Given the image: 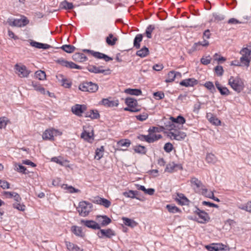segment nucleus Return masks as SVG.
Returning a JSON list of instances; mask_svg holds the SVG:
<instances>
[{
	"label": "nucleus",
	"instance_id": "f257e3e1",
	"mask_svg": "<svg viewBox=\"0 0 251 251\" xmlns=\"http://www.w3.org/2000/svg\"><path fill=\"white\" fill-rule=\"evenodd\" d=\"M165 127L162 126H152L148 130V134L144 135V139L149 143L153 142L162 137V133L164 131Z\"/></svg>",
	"mask_w": 251,
	"mask_h": 251
},
{
	"label": "nucleus",
	"instance_id": "393cba45",
	"mask_svg": "<svg viewBox=\"0 0 251 251\" xmlns=\"http://www.w3.org/2000/svg\"><path fill=\"white\" fill-rule=\"evenodd\" d=\"M51 161L55 162L61 166H67L68 164L67 160L64 159V158L61 156L53 157L51 158Z\"/></svg>",
	"mask_w": 251,
	"mask_h": 251
},
{
	"label": "nucleus",
	"instance_id": "680f3d73",
	"mask_svg": "<svg viewBox=\"0 0 251 251\" xmlns=\"http://www.w3.org/2000/svg\"><path fill=\"white\" fill-rule=\"evenodd\" d=\"M210 122L214 125L219 126L221 125V121L215 117H212L210 119Z\"/></svg>",
	"mask_w": 251,
	"mask_h": 251
},
{
	"label": "nucleus",
	"instance_id": "5fc2aeb1",
	"mask_svg": "<svg viewBox=\"0 0 251 251\" xmlns=\"http://www.w3.org/2000/svg\"><path fill=\"white\" fill-rule=\"evenodd\" d=\"M124 195L126 197L134 198L135 197L136 193L134 191L129 190L128 192L124 193Z\"/></svg>",
	"mask_w": 251,
	"mask_h": 251
},
{
	"label": "nucleus",
	"instance_id": "dca6fc26",
	"mask_svg": "<svg viewBox=\"0 0 251 251\" xmlns=\"http://www.w3.org/2000/svg\"><path fill=\"white\" fill-rule=\"evenodd\" d=\"M101 103L106 107H117L119 105V101L118 100L109 98L107 99H103L101 101Z\"/></svg>",
	"mask_w": 251,
	"mask_h": 251
},
{
	"label": "nucleus",
	"instance_id": "09e8293b",
	"mask_svg": "<svg viewBox=\"0 0 251 251\" xmlns=\"http://www.w3.org/2000/svg\"><path fill=\"white\" fill-rule=\"evenodd\" d=\"M215 74L218 76H221L224 72L223 68L221 66H217L214 68Z\"/></svg>",
	"mask_w": 251,
	"mask_h": 251
},
{
	"label": "nucleus",
	"instance_id": "9b49d317",
	"mask_svg": "<svg viewBox=\"0 0 251 251\" xmlns=\"http://www.w3.org/2000/svg\"><path fill=\"white\" fill-rule=\"evenodd\" d=\"M87 68L89 71L94 73H101L104 75H108L110 74V70L109 69H104L102 66H97L93 65H89Z\"/></svg>",
	"mask_w": 251,
	"mask_h": 251
},
{
	"label": "nucleus",
	"instance_id": "774afa93",
	"mask_svg": "<svg viewBox=\"0 0 251 251\" xmlns=\"http://www.w3.org/2000/svg\"><path fill=\"white\" fill-rule=\"evenodd\" d=\"M14 194L15 192L5 191L3 193V195L6 198H11L13 197Z\"/></svg>",
	"mask_w": 251,
	"mask_h": 251
},
{
	"label": "nucleus",
	"instance_id": "5701e85b",
	"mask_svg": "<svg viewBox=\"0 0 251 251\" xmlns=\"http://www.w3.org/2000/svg\"><path fill=\"white\" fill-rule=\"evenodd\" d=\"M215 85L222 95L227 96L230 94L229 89L226 87L222 86L219 82L216 81L215 82Z\"/></svg>",
	"mask_w": 251,
	"mask_h": 251
},
{
	"label": "nucleus",
	"instance_id": "473e14b6",
	"mask_svg": "<svg viewBox=\"0 0 251 251\" xmlns=\"http://www.w3.org/2000/svg\"><path fill=\"white\" fill-rule=\"evenodd\" d=\"M198 220L200 223H204L208 221L209 217L208 215L205 212H200L198 215Z\"/></svg>",
	"mask_w": 251,
	"mask_h": 251
},
{
	"label": "nucleus",
	"instance_id": "bf43d9fd",
	"mask_svg": "<svg viewBox=\"0 0 251 251\" xmlns=\"http://www.w3.org/2000/svg\"><path fill=\"white\" fill-rule=\"evenodd\" d=\"M66 68L69 69H78V66L71 61H68Z\"/></svg>",
	"mask_w": 251,
	"mask_h": 251
},
{
	"label": "nucleus",
	"instance_id": "0eeeda50",
	"mask_svg": "<svg viewBox=\"0 0 251 251\" xmlns=\"http://www.w3.org/2000/svg\"><path fill=\"white\" fill-rule=\"evenodd\" d=\"M62 132L53 128H50L46 129L42 135L43 139L44 140H54V137L60 136Z\"/></svg>",
	"mask_w": 251,
	"mask_h": 251
},
{
	"label": "nucleus",
	"instance_id": "72a5a7b5",
	"mask_svg": "<svg viewBox=\"0 0 251 251\" xmlns=\"http://www.w3.org/2000/svg\"><path fill=\"white\" fill-rule=\"evenodd\" d=\"M63 50L67 53H72L75 51V48L71 45H65L60 47Z\"/></svg>",
	"mask_w": 251,
	"mask_h": 251
},
{
	"label": "nucleus",
	"instance_id": "f03ea898",
	"mask_svg": "<svg viewBox=\"0 0 251 251\" xmlns=\"http://www.w3.org/2000/svg\"><path fill=\"white\" fill-rule=\"evenodd\" d=\"M176 126L174 124H169L165 126V128L168 130L167 136L171 140H180L186 137L184 132L176 128Z\"/></svg>",
	"mask_w": 251,
	"mask_h": 251
},
{
	"label": "nucleus",
	"instance_id": "69168bd1",
	"mask_svg": "<svg viewBox=\"0 0 251 251\" xmlns=\"http://www.w3.org/2000/svg\"><path fill=\"white\" fill-rule=\"evenodd\" d=\"M206 160L208 162H213L215 159L214 155L212 154H208L206 156Z\"/></svg>",
	"mask_w": 251,
	"mask_h": 251
},
{
	"label": "nucleus",
	"instance_id": "4d7b16f0",
	"mask_svg": "<svg viewBox=\"0 0 251 251\" xmlns=\"http://www.w3.org/2000/svg\"><path fill=\"white\" fill-rule=\"evenodd\" d=\"M61 6L64 9H71L73 8V4L71 3L64 1L61 3Z\"/></svg>",
	"mask_w": 251,
	"mask_h": 251
},
{
	"label": "nucleus",
	"instance_id": "49530a36",
	"mask_svg": "<svg viewBox=\"0 0 251 251\" xmlns=\"http://www.w3.org/2000/svg\"><path fill=\"white\" fill-rule=\"evenodd\" d=\"M153 97L156 100H160L164 99L165 95L163 92L159 91L154 93Z\"/></svg>",
	"mask_w": 251,
	"mask_h": 251
},
{
	"label": "nucleus",
	"instance_id": "1a4fd4ad",
	"mask_svg": "<svg viewBox=\"0 0 251 251\" xmlns=\"http://www.w3.org/2000/svg\"><path fill=\"white\" fill-rule=\"evenodd\" d=\"M125 103L128 106V107L125 108V110L131 112H138L140 110L137 101L135 99L127 98L125 100Z\"/></svg>",
	"mask_w": 251,
	"mask_h": 251
},
{
	"label": "nucleus",
	"instance_id": "a211bd4d",
	"mask_svg": "<svg viewBox=\"0 0 251 251\" xmlns=\"http://www.w3.org/2000/svg\"><path fill=\"white\" fill-rule=\"evenodd\" d=\"M96 219L98 221V224L100 226H106L111 222V220L106 216L105 215H97Z\"/></svg>",
	"mask_w": 251,
	"mask_h": 251
},
{
	"label": "nucleus",
	"instance_id": "603ef678",
	"mask_svg": "<svg viewBox=\"0 0 251 251\" xmlns=\"http://www.w3.org/2000/svg\"><path fill=\"white\" fill-rule=\"evenodd\" d=\"M214 60L217 61L218 62H223L226 61V58L221 56L220 55L218 54V53H215L214 55Z\"/></svg>",
	"mask_w": 251,
	"mask_h": 251
},
{
	"label": "nucleus",
	"instance_id": "79ce46f5",
	"mask_svg": "<svg viewBox=\"0 0 251 251\" xmlns=\"http://www.w3.org/2000/svg\"><path fill=\"white\" fill-rule=\"evenodd\" d=\"M62 188L66 190L67 192L73 193L74 192H77V189H75L71 186H68L67 184H63L62 185Z\"/></svg>",
	"mask_w": 251,
	"mask_h": 251
},
{
	"label": "nucleus",
	"instance_id": "9d476101",
	"mask_svg": "<svg viewBox=\"0 0 251 251\" xmlns=\"http://www.w3.org/2000/svg\"><path fill=\"white\" fill-rule=\"evenodd\" d=\"M15 73L20 77H27L30 73L26 67L21 64H17L15 66Z\"/></svg>",
	"mask_w": 251,
	"mask_h": 251
},
{
	"label": "nucleus",
	"instance_id": "13d9d810",
	"mask_svg": "<svg viewBox=\"0 0 251 251\" xmlns=\"http://www.w3.org/2000/svg\"><path fill=\"white\" fill-rule=\"evenodd\" d=\"M148 117V114L147 113H144L142 114L136 116L137 120L143 121L146 120Z\"/></svg>",
	"mask_w": 251,
	"mask_h": 251
},
{
	"label": "nucleus",
	"instance_id": "a19ab883",
	"mask_svg": "<svg viewBox=\"0 0 251 251\" xmlns=\"http://www.w3.org/2000/svg\"><path fill=\"white\" fill-rule=\"evenodd\" d=\"M32 86L36 91H39L41 93L45 94V89L42 85L37 82H32Z\"/></svg>",
	"mask_w": 251,
	"mask_h": 251
},
{
	"label": "nucleus",
	"instance_id": "423d86ee",
	"mask_svg": "<svg viewBox=\"0 0 251 251\" xmlns=\"http://www.w3.org/2000/svg\"><path fill=\"white\" fill-rule=\"evenodd\" d=\"M228 83L234 90L238 93L241 92L244 88L243 81L238 76H231Z\"/></svg>",
	"mask_w": 251,
	"mask_h": 251
},
{
	"label": "nucleus",
	"instance_id": "8fccbe9b",
	"mask_svg": "<svg viewBox=\"0 0 251 251\" xmlns=\"http://www.w3.org/2000/svg\"><path fill=\"white\" fill-rule=\"evenodd\" d=\"M10 183L5 180L0 179V187L3 189L10 188Z\"/></svg>",
	"mask_w": 251,
	"mask_h": 251
},
{
	"label": "nucleus",
	"instance_id": "ea45409f",
	"mask_svg": "<svg viewBox=\"0 0 251 251\" xmlns=\"http://www.w3.org/2000/svg\"><path fill=\"white\" fill-rule=\"evenodd\" d=\"M134 151L135 152L141 154H145L146 152V150L145 147L140 145L136 146L134 147Z\"/></svg>",
	"mask_w": 251,
	"mask_h": 251
},
{
	"label": "nucleus",
	"instance_id": "7ed1b4c3",
	"mask_svg": "<svg viewBox=\"0 0 251 251\" xmlns=\"http://www.w3.org/2000/svg\"><path fill=\"white\" fill-rule=\"evenodd\" d=\"M87 55H91L98 59H102L106 62L112 60L113 59L112 58L109 57L102 53L86 50H84L83 53H79V61H85L87 59Z\"/></svg>",
	"mask_w": 251,
	"mask_h": 251
},
{
	"label": "nucleus",
	"instance_id": "a18cd8bd",
	"mask_svg": "<svg viewBox=\"0 0 251 251\" xmlns=\"http://www.w3.org/2000/svg\"><path fill=\"white\" fill-rule=\"evenodd\" d=\"M174 146L171 143H167L164 146V150L167 152H170L174 150Z\"/></svg>",
	"mask_w": 251,
	"mask_h": 251
},
{
	"label": "nucleus",
	"instance_id": "412c9836",
	"mask_svg": "<svg viewBox=\"0 0 251 251\" xmlns=\"http://www.w3.org/2000/svg\"><path fill=\"white\" fill-rule=\"evenodd\" d=\"M81 223L83 224L86 226L92 228L93 229H100V225L94 221H82Z\"/></svg>",
	"mask_w": 251,
	"mask_h": 251
},
{
	"label": "nucleus",
	"instance_id": "6e6d98bb",
	"mask_svg": "<svg viewBox=\"0 0 251 251\" xmlns=\"http://www.w3.org/2000/svg\"><path fill=\"white\" fill-rule=\"evenodd\" d=\"M55 61L57 64L60 65V66H61L62 67H66L67 63L68 62V61L65 60L63 58H59L57 60H56Z\"/></svg>",
	"mask_w": 251,
	"mask_h": 251
},
{
	"label": "nucleus",
	"instance_id": "39448f33",
	"mask_svg": "<svg viewBox=\"0 0 251 251\" xmlns=\"http://www.w3.org/2000/svg\"><path fill=\"white\" fill-rule=\"evenodd\" d=\"M242 57L240 61L242 65L248 67L251 60V44L243 48L240 51Z\"/></svg>",
	"mask_w": 251,
	"mask_h": 251
},
{
	"label": "nucleus",
	"instance_id": "f704fd0d",
	"mask_svg": "<svg viewBox=\"0 0 251 251\" xmlns=\"http://www.w3.org/2000/svg\"><path fill=\"white\" fill-rule=\"evenodd\" d=\"M35 76L37 78L41 80H43L46 78V75L44 71L39 70L36 72Z\"/></svg>",
	"mask_w": 251,
	"mask_h": 251
},
{
	"label": "nucleus",
	"instance_id": "f3484780",
	"mask_svg": "<svg viewBox=\"0 0 251 251\" xmlns=\"http://www.w3.org/2000/svg\"><path fill=\"white\" fill-rule=\"evenodd\" d=\"M94 202L106 208H109L111 204L109 200L100 197L95 198Z\"/></svg>",
	"mask_w": 251,
	"mask_h": 251
},
{
	"label": "nucleus",
	"instance_id": "4468645a",
	"mask_svg": "<svg viewBox=\"0 0 251 251\" xmlns=\"http://www.w3.org/2000/svg\"><path fill=\"white\" fill-rule=\"evenodd\" d=\"M91 204L85 201H81L79 203V213L82 216H86L88 214L91 209Z\"/></svg>",
	"mask_w": 251,
	"mask_h": 251
},
{
	"label": "nucleus",
	"instance_id": "c756f323",
	"mask_svg": "<svg viewBox=\"0 0 251 251\" xmlns=\"http://www.w3.org/2000/svg\"><path fill=\"white\" fill-rule=\"evenodd\" d=\"M117 38L112 34H110L106 39V42L108 45L113 46L117 41Z\"/></svg>",
	"mask_w": 251,
	"mask_h": 251
},
{
	"label": "nucleus",
	"instance_id": "b1692460",
	"mask_svg": "<svg viewBox=\"0 0 251 251\" xmlns=\"http://www.w3.org/2000/svg\"><path fill=\"white\" fill-rule=\"evenodd\" d=\"M130 144V141L127 139H121L117 142V145L119 147L125 148L123 149V150H126V149L127 148Z\"/></svg>",
	"mask_w": 251,
	"mask_h": 251
},
{
	"label": "nucleus",
	"instance_id": "c85d7f7f",
	"mask_svg": "<svg viewBox=\"0 0 251 251\" xmlns=\"http://www.w3.org/2000/svg\"><path fill=\"white\" fill-rule=\"evenodd\" d=\"M201 193L205 197L213 199L214 200L217 201H219V200L214 197L213 192L208 191L207 189L205 188H202Z\"/></svg>",
	"mask_w": 251,
	"mask_h": 251
},
{
	"label": "nucleus",
	"instance_id": "aec40b11",
	"mask_svg": "<svg viewBox=\"0 0 251 251\" xmlns=\"http://www.w3.org/2000/svg\"><path fill=\"white\" fill-rule=\"evenodd\" d=\"M169 119L170 121L172 122L171 124H174V125L175 126H176V125L177 124L178 125L182 126L183 125L185 124L186 122L185 119L180 115L176 117L171 116L169 118Z\"/></svg>",
	"mask_w": 251,
	"mask_h": 251
},
{
	"label": "nucleus",
	"instance_id": "0e129e2a",
	"mask_svg": "<svg viewBox=\"0 0 251 251\" xmlns=\"http://www.w3.org/2000/svg\"><path fill=\"white\" fill-rule=\"evenodd\" d=\"M71 85V81L67 79H63L62 80V86L65 88H69Z\"/></svg>",
	"mask_w": 251,
	"mask_h": 251
},
{
	"label": "nucleus",
	"instance_id": "e2e57ef3",
	"mask_svg": "<svg viewBox=\"0 0 251 251\" xmlns=\"http://www.w3.org/2000/svg\"><path fill=\"white\" fill-rule=\"evenodd\" d=\"M15 167L16 168V170L18 172H20V173H24V174L25 173V171L26 170V168L24 166H22L21 165H16L15 166Z\"/></svg>",
	"mask_w": 251,
	"mask_h": 251
},
{
	"label": "nucleus",
	"instance_id": "58836bf2",
	"mask_svg": "<svg viewBox=\"0 0 251 251\" xmlns=\"http://www.w3.org/2000/svg\"><path fill=\"white\" fill-rule=\"evenodd\" d=\"M143 36L141 34H138L135 38L134 40V46L137 49L140 47V43L142 41Z\"/></svg>",
	"mask_w": 251,
	"mask_h": 251
},
{
	"label": "nucleus",
	"instance_id": "4c0bfd02",
	"mask_svg": "<svg viewBox=\"0 0 251 251\" xmlns=\"http://www.w3.org/2000/svg\"><path fill=\"white\" fill-rule=\"evenodd\" d=\"M138 189L139 190L143 191V192H144V193L145 194H149L150 195H153L154 193V190L153 189H152V188L146 189V188L144 186H142V185L138 186Z\"/></svg>",
	"mask_w": 251,
	"mask_h": 251
},
{
	"label": "nucleus",
	"instance_id": "a878e982",
	"mask_svg": "<svg viewBox=\"0 0 251 251\" xmlns=\"http://www.w3.org/2000/svg\"><path fill=\"white\" fill-rule=\"evenodd\" d=\"M175 200L179 204L183 205L188 201L187 199L182 194H177Z\"/></svg>",
	"mask_w": 251,
	"mask_h": 251
},
{
	"label": "nucleus",
	"instance_id": "864d4df0",
	"mask_svg": "<svg viewBox=\"0 0 251 251\" xmlns=\"http://www.w3.org/2000/svg\"><path fill=\"white\" fill-rule=\"evenodd\" d=\"M204 86L207 88V89L210 90V91H214L215 90V87L213 83V82L211 81H207L204 84Z\"/></svg>",
	"mask_w": 251,
	"mask_h": 251
},
{
	"label": "nucleus",
	"instance_id": "cd10ccee",
	"mask_svg": "<svg viewBox=\"0 0 251 251\" xmlns=\"http://www.w3.org/2000/svg\"><path fill=\"white\" fill-rule=\"evenodd\" d=\"M124 92L130 95L139 96L142 94V91L138 89H126Z\"/></svg>",
	"mask_w": 251,
	"mask_h": 251
},
{
	"label": "nucleus",
	"instance_id": "20e7f679",
	"mask_svg": "<svg viewBox=\"0 0 251 251\" xmlns=\"http://www.w3.org/2000/svg\"><path fill=\"white\" fill-rule=\"evenodd\" d=\"M79 116L96 119L99 118L100 116L98 110L88 109L86 105H80Z\"/></svg>",
	"mask_w": 251,
	"mask_h": 251
},
{
	"label": "nucleus",
	"instance_id": "2f4dec72",
	"mask_svg": "<svg viewBox=\"0 0 251 251\" xmlns=\"http://www.w3.org/2000/svg\"><path fill=\"white\" fill-rule=\"evenodd\" d=\"M104 151V148L103 146L97 148L95 152V158L97 160L100 159L103 156Z\"/></svg>",
	"mask_w": 251,
	"mask_h": 251
},
{
	"label": "nucleus",
	"instance_id": "c03bdc74",
	"mask_svg": "<svg viewBox=\"0 0 251 251\" xmlns=\"http://www.w3.org/2000/svg\"><path fill=\"white\" fill-rule=\"evenodd\" d=\"M211 59H212L209 55L203 56L201 59V62L203 65H207L210 63Z\"/></svg>",
	"mask_w": 251,
	"mask_h": 251
},
{
	"label": "nucleus",
	"instance_id": "ddd939ff",
	"mask_svg": "<svg viewBox=\"0 0 251 251\" xmlns=\"http://www.w3.org/2000/svg\"><path fill=\"white\" fill-rule=\"evenodd\" d=\"M8 23L11 26L21 27L27 25L29 23V21L25 17L23 16L20 19L9 20Z\"/></svg>",
	"mask_w": 251,
	"mask_h": 251
},
{
	"label": "nucleus",
	"instance_id": "f8f14e48",
	"mask_svg": "<svg viewBox=\"0 0 251 251\" xmlns=\"http://www.w3.org/2000/svg\"><path fill=\"white\" fill-rule=\"evenodd\" d=\"M94 132L91 127H88L84 129L81 135V137L85 140L92 142L94 140Z\"/></svg>",
	"mask_w": 251,
	"mask_h": 251
},
{
	"label": "nucleus",
	"instance_id": "e433bc0d",
	"mask_svg": "<svg viewBox=\"0 0 251 251\" xmlns=\"http://www.w3.org/2000/svg\"><path fill=\"white\" fill-rule=\"evenodd\" d=\"M149 51L148 48H143L137 52V55L141 57H144L149 54Z\"/></svg>",
	"mask_w": 251,
	"mask_h": 251
},
{
	"label": "nucleus",
	"instance_id": "2eb2a0df",
	"mask_svg": "<svg viewBox=\"0 0 251 251\" xmlns=\"http://www.w3.org/2000/svg\"><path fill=\"white\" fill-rule=\"evenodd\" d=\"M205 248L209 251H223L226 248V246L221 243H212L205 246Z\"/></svg>",
	"mask_w": 251,
	"mask_h": 251
},
{
	"label": "nucleus",
	"instance_id": "37998d69",
	"mask_svg": "<svg viewBox=\"0 0 251 251\" xmlns=\"http://www.w3.org/2000/svg\"><path fill=\"white\" fill-rule=\"evenodd\" d=\"M13 206L14 208L22 211H25V206L24 204L19 202L13 203Z\"/></svg>",
	"mask_w": 251,
	"mask_h": 251
},
{
	"label": "nucleus",
	"instance_id": "338daca9",
	"mask_svg": "<svg viewBox=\"0 0 251 251\" xmlns=\"http://www.w3.org/2000/svg\"><path fill=\"white\" fill-rule=\"evenodd\" d=\"M153 30V27H152L151 26L148 27V28L146 30V33L147 36L148 38H151V33H152Z\"/></svg>",
	"mask_w": 251,
	"mask_h": 251
},
{
	"label": "nucleus",
	"instance_id": "6e6552de",
	"mask_svg": "<svg viewBox=\"0 0 251 251\" xmlns=\"http://www.w3.org/2000/svg\"><path fill=\"white\" fill-rule=\"evenodd\" d=\"M79 89L84 92L94 93L98 90V86L91 81H84L81 83Z\"/></svg>",
	"mask_w": 251,
	"mask_h": 251
},
{
	"label": "nucleus",
	"instance_id": "3c124183",
	"mask_svg": "<svg viewBox=\"0 0 251 251\" xmlns=\"http://www.w3.org/2000/svg\"><path fill=\"white\" fill-rule=\"evenodd\" d=\"M9 121L4 117L0 118V129L5 127Z\"/></svg>",
	"mask_w": 251,
	"mask_h": 251
},
{
	"label": "nucleus",
	"instance_id": "de8ad7c7",
	"mask_svg": "<svg viewBox=\"0 0 251 251\" xmlns=\"http://www.w3.org/2000/svg\"><path fill=\"white\" fill-rule=\"evenodd\" d=\"M167 208L168 209V211L171 213H177L180 212V210L176 206L167 205Z\"/></svg>",
	"mask_w": 251,
	"mask_h": 251
},
{
	"label": "nucleus",
	"instance_id": "7c9ffc66",
	"mask_svg": "<svg viewBox=\"0 0 251 251\" xmlns=\"http://www.w3.org/2000/svg\"><path fill=\"white\" fill-rule=\"evenodd\" d=\"M30 45L34 47H35L36 48L38 49H48L50 48V46L48 44H42L36 42H31L30 43Z\"/></svg>",
	"mask_w": 251,
	"mask_h": 251
},
{
	"label": "nucleus",
	"instance_id": "052dcab7",
	"mask_svg": "<svg viewBox=\"0 0 251 251\" xmlns=\"http://www.w3.org/2000/svg\"><path fill=\"white\" fill-rule=\"evenodd\" d=\"M209 45V42L207 41L204 40L202 42H199L195 44V47L196 48H197L200 46H202L203 47H207Z\"/></svg>",
	"mask_w": 251,
	"mask_h": 251
},
{
	"label": "nucleus",
	"instance_id": "6ab92c4d",
	"mask_svg": "<svg viewBox=\"0 0 251 251\" xmlns=\"http://www.w3.org/2000/svg\"><path fill=\"white\" fill-rule=\"evenodd\" d=\"M100 231L98 232V235L100 238L103 237L110 238L115 235L114 231L111 229H100Z\"/></svg>",
	"mask_w": 251,
	"mask_h": 251
},
{
	"label": "nucleus",
	"instance_id": "c9c22d12",
	"mask_svg": "<svg viewBox=\"0 0 251 251\" xmlns=\"http://www.w3.org/2000/svg\"><path fill=\"white\" fill-rule=\"evenodd\" d=\"M176 76V74L174 71H170L168 74H167L166 76V79L165 81L166 82H173L175 77Z\"/></svg>",
	"mask_w": 251,
	"mask_h": 251
},
{
	"label": "nucleus",
	"instance_id": "bb28decb",
	"mask_svg": "<svg viewBox=\"0 0 251 251\" xmlns=\"http://www.w3.org/2000/svg\"><path fill=\"white\" fill-rule=\"evenodd\" d=\"M122 220L124 224L126 226L133 227L137 225V223L132 219L126 217H123Z\"/></svg>",
	"mask_w": 251,
	"mask_h": 251
},
{
	"label": "nucleus",
	"instance_id": "4be33fe9",
	"mask_svg": "<svg viewBox=\"0 0 251 251\" xmlns=\"http://www.w3.org/2000/svg\"><path fill=\"white\" fill-rule=\"evenodd\" d=\"M198 82L195 78H188L181 81L180 84L185 87H192L197 84Z\"/></svg>",
	"mask_w": 251,
	"mask_h": 251
}]
</instances>
